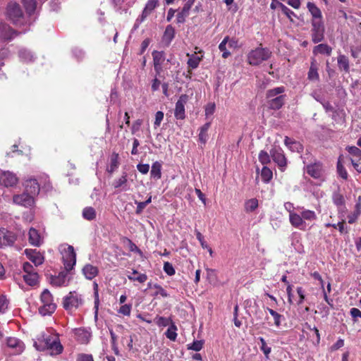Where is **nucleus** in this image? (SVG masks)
I'll list each match as a JSON object with an SVG mask.
<instances>
[{"instance_id": "1", "label": "nucleus", "mask_w": 361, "mask_h": 361, "mask_svg": "<svg viewBox=\"0 0 361 361\" xmlns=\"http://www.w3.org/2000/svg\"><path fill=\"white\" fill-rule=\"evenodd\" d=\"M34 346L39 351L48 350L51 355H59L63 349L58 336L55 334H42L34 343Z\"/></svg>"}, {"instance_id": "2", "label": "nucleus", "mask_w": 361, "mask_h": 361, "mask_svg": "<svg viewBox=\"0 0 361 361\" xmlns=\"http://www.w3.org/2000/svg\"><path fill=\"white\" fill-rule=\"evenodd\" d=\"M284 92L285 87L283 86L268 90L266 92L268 107L273 110L280 109L284 105L286 100V95L284 94Z\"/></svg>"}, {"instance_id": "3", "label": "nucleus", "mask_w": 361, "mask_h": 361, "mask_svg": "<svg viewBox=\"0 0 361 361\" xmlns=\"http://www.w3.org/2000/svg\"><path fill=\"white\" fill-rule=\"evenodd\" d=\"M7 18L16 25H21L24 23V14L20 6L13 1L8 4L6 9Z\"/></svg>"}, {"instance_id": "4", "label": "nucleus", "mask_w": 361, "mask_h": 361, "mask_svg": "<svg viewBox=\"0 0 361 361\" xmlns=\"http://www.w3.org/2000/svg\"><path fill=\"white\" fill-rule=\"evenodd\" d=\"M271 52L267 48L257 47L252 50L247 55V62L252 66H258L263 61L268 60Z\"/></svg>"}, {"instance_id": "5", "label": "nucleus", "mask_w": 361, "mask_h": 361, "mask_svg": "<svg viewBox=\"0 0 361 361\" xmlns=\"http://www.w3.org/2000/svg\"><path fill=\"white\" fill-rule=\"evenodd\" d=\"M42 305L39 308V312L42 316L51 314L56 310V305L53 302V296L49 290L45 289L41 294Z\"/></svg>"}, {"instance_id": "6", "label": "nucleus", "mask_w": 361, "mask_h": 361, "mask_svg": "<svg viewBox=\"0 0 361 361\" xmlns=\"http://www.w3.org/2000/svg\"><path fill=\"white\" fill-rule=\"evenodd\" d=\"M83 302L82 298L75 291L70 292L68 295L63 298V306L68 311L78 308Z\"/></svg>"}, {"instance_id": "7", "label": "nucleus", "mask_w": 361, "mask_h": 361, "mask_svg": "<svg viewBox=\"0 0 361 361\" xmlns=\"http://www.w3.org/2000/svg\"><path fill=\"white\" fill-rule=\"evenodd\" d=\"M63 262L66 271H69L73 269L76 263V254L72 245H68L63 254Z\"/></svg>"}, {"instance_id": "8", "label": "nucleus", "mask_w": 361, "mask_h": 361, "mask_svg": "<svg viewBox=\"0 0 361 361\" xmlns=\"http://www.w3.org/2000/svg\"><path fill=\"white\" fill-rule=\"evenodd\" d=\"M312 40L314 43H318L324 39V26L323 21H312L311 30Z\"/></svg>"}, {"instance_id": "9", "label": "nucleus", "mask_w": 361, "mask_h": 361, "mask_svg": "<svg viewBox=\"0 0 361 361\" xmlns=\"http://www.w3.org/2000/svg\"><path fill=\"white\" fill-rule=\"evenodd\" d=\"M189 97L188 94H183L179 97L176 103L174 116L176 119L183 120L185 118V105L188 102Z\"/></svg>"}, {"instance_id": "10", "label": "nucleus", "mask_w": 361, "mask_h": 361, "mask_svg": "<svg viewBox=\"0 0 361 361\" xmlns=\"http://www.w3.org/2000/svg\"><path fill=\"white\" fill-rule=\"evenodd\" d=\"M16 240V235L6 228H0V248L12 246Z\"/></svg>"}, {"instance_id": "11", "label": "nucleus", "mask_w": 361, "mask_h": 361, "mask_svg": "<svg viewBox=\"0 0 361 361\" xmlns=\"http://www.w3.org/2000/svg\"><path fill=\"white\" fill-rule=\"evenodd\" d=\"M270 154L274 161L279 166L281 171L286 166L287 161L283 150L279 147H274L270 151Z\"/></svg>"}, {"instance_id": "12", "label": "nucleus", "mask_w": 361, "mask_h": 361, "mask_svg": "<svg viewBox=\"0 0 361 361\" xmlns=\"http://www.w3.org/2000/svg\"><path fill=\"white\" fill-rule=\"evenodd\" d=\"M13 201L15 204L25 207H31L35 203L34 197L25 192L20 195H15L13 197Z\"/></svg>"}, {"instance_id": "13", "label": "nucleus", "mask_w": 361, "mask_h": 361, "mask_svg": "<svg viewBox=\"0 0 361 361\" xmlns=\"http://www.w3.org/2000/svg\"><path fill=\"white\" fill-rule=\"evenodd\" d=\"M18 178L16 175L11 171L0 172V184L6 187H13L16 185Z\"/></svg>"}, {"instance_id": "14", "label": "nucleus", "mask_w": 361, "mask_h": 361, "mask_svg": "<svg viewBox=\"0 0 361 361\" xmlns=\"http://www.w3.org/2000/svg\"><path fill=\"white\" fill-rule=\"evenodd\" d=\"M70 279L66 270L61 271L58 276H51V283L55 286H66L68 285Z\"/></svg>"}, {"instance_id": "15", "label": "nucleus", "mask_w": 361, "mask_h": 361, "mask_svg": "<svg viewBox=\"0 0 361 361\" xmlns=\"http://www.w3.org/2000/svg\"><path fill=\"white\" fill-rule=\"evenodd\" d=\"M307 173L314 178H323L324 169L322 164L320 163H314L307 166Z\"/></svg>"}, {"instance_id": "16", "label": "nucleus", "mask_w": 361, "mask_h": 361, "mask_svg": "<svg viewBox=\"0 0 361 361\" xmlns=\"http://www.w3.org/2000/svg\"><path fill=\"white\" fill-rule=\"evenodd\" d=\"M152 56L154 70L157 74H160L162 71V64L165 61V54L162 51H154Z\"/></svg>"}, {"instance_id": "17", "label": "nucleus", "mask_w": 361, "mask_h": 361, "mask_svg": "<svg viewBox=\"0 0 361 361\" xmlns=\"http://www.w3.org/2000/svg\"><path fill=\"white\" fill-rule=\"evenodd\" d=\"M25 254L36 267L41 265L44 262V257L36 250L26 249Z\"/></svg>"}, {"instance_id": "18", "label": "nucleus", "mask_w": 361, "mask_h": 361, "mask_svg": "<svg viewBox=\"0 0 361 361\" xmlns=\"http://www.w3.org/2000/svg\"><path fill=\"white\" fill-rule=\"evenodd\" d=\"M15 35H16V32L9 25L4 23H0V39L11 40Z\"/></svg>"}, {"instance_id": "19", "label": "nucleus", "mask_w": 361, "mask_h": 361, "mask_svg": "<svg viewBox=\"0 0 361 361\" xmlns=\"http://www.w3.org/2000/svg\"><path fill=\"white\" fill-rule=\"evenodd\" d=\"M289 221L290 224L297 228L300 230H305L306 224L304 220H302V217L301 215L295 213L290 212L289 214Z\"/></svg>"}, {"instance_id": "20", "label": "nucleus", "mask_w": 361, "mask_h": 361, "mask_svg": "<svg viewBox=\"0 0 361 361\" xmlns=\"http://www.w3.org/2000/svg\"><path fill=\"white\" fill-rule=\"evenodd\" d=\"M25 192L32 195V197L37 195L39 192V185L36 179H29L25 183Z\"/></svg>"}, {"instance_id": "21", "label": "nucleus", "mask_w": 361, "mask_h": 361, "mask_svg": "<svg viewBox=\"0 0 361 361\" xmlns=\"http://www.w3.org/2000/svg\"><path fill=\"white\" fill-rule=\"evenodd\" d=\"M195 0H188L184 4L182 10L177 15V23H183L185 20V18L188 16L189 11L194 4Z\"/></svg>"}, {"instance_id": "22", "label": "nucleus", "mask_w": 361, "mask_h": 361, "mask_svg": "<svg viewBox=\"0 0 361 361\" xmlns=\"http://www.w3.org/2000/svg\"><path fill=\"white\" fill-rule=\"evenodd\" d=\"M6 345L16 350V354H20L25 349L24 343L19 339L9 337L6 339Z\"/></svg>"}, {"instance_id": "23", "label": "nucleus", "mask_w": 361, "mask_h": 361, "mask_svg": "<svg viewBox=\"0 0 361 361\" xmlns=\"http://www.w3.org/2000/svg\"><path fill=\"white\" fill-rule=\"evenodd\" d=\"M128 175L126 172H123L122 176L114 180L112 185L114 188H121L123 191H127L129 190L128 185Z\"/></svg>"}, {"instance_id": "24", "label": "nucleus", "mask_w": 361, "mask_h": 361, "mask_svg": "<svg viewBox=\"0 0 361 361\" xmlns=\"http://www.w3.org/2000/svg\"><path fill=\"white\" fill-rule=\"evenodd\" d=\"M307 8L311 13L312 19V21H322V15L321 10L312 2H307Z\"/></svg>"}, {"instance_id": "25", "label": "nucleus", "mask_w": 361, "mask_h": 361, "mask_svg": "<svg viewBox=\"0 0 361 361\" xmlns=\"http://www.w3.org/2000/svg\"><path fill=\"white\" fill-rule=\"evenodd\" d=\"M29 243L34 246L39 247L42 243V238L38 231L33 228H30L28 233Z\"/></svg>"}, {"instance_id": "26", "label": "nucleus", "mask_w": 361, "mask_h": 361, "mask_svg": "<svg viewBox=\"0 0 361 361\" xmlns=\"http://www.w3.org/2000/svg\"><path fill=\"white\" fill-rule=\"evenodd\" d=\"M82 273L88 280L94 279L99 273L98 268L92 264H86L82 269Z\"/></svg>"}, {"instance_id": "27", "label": "nucleus", "mask_w": 361, "mask_h": 361, "mask_svg": "<svg viewBox=\"0 0 361 361\" xmlns=\"http://www.w3.org/2000/svg\"><path fill=\"white\" fill-rule=\"evenodd\" d=\"M332 49L326 44H319L314 47L313 54L317 55L318 54H326L330 56L331 54Z\"/></svg>"}, {"instance_id": "28", "label": "nucleus", "mask_w": 361, "mask_h": 361, "mask_svg": "<svg viewBox=\"0 0 361 361\" xmlns=\"http://www.w3.org/2000/svg\"><path fill=\"white\" fill-rule=\"evenodd\" d=\"M307 78L310 80H318L319 78L318 68L316 64V61L314 59H313L311 62L310 70L307 74Z\"/></svg>"}, {"instance_id": "29", "label": "nucleus", "mask_w": 361, "mask_h": 361, "mask_svg": "<svg viewBox=\"0 0 361 361\" xmlns=\"http://www.w3.org/2000/svg\"><path fill=\"white\" fill-rule=\"evenodd\" d=\"M210 126H211V122H207L200 128V133H199L198 137H199V141L202 144H205L206 142L207 141V139L209 137L208 134H207V131H208L209 128H210Z\"/></svg>"}, {"instance_id": "30", "label": "nucleus", "mask_w": 361, "mask_h": 361, "mask_svg": "<svg viewBox=\"0 0 361 361\" xmlns=\"http://www.w3.org/2000/svg\"><path fill=\"white\" fill-rule=\"evenodd\" d=\"M151 176L155 179H159L161 177V164L159 161H155L152 164L150 171Z\"/></svg>"}, {"instance_id": "31", "label": "nucleus", "mask_w": 361, "mask_h": 361, "mask_svg": "<svg viewBox=\"0 0 361 361\" xmlns=\"http://www.w3.org/2000/svg\"><path fill=\"white\" fill-rule=\"evenodd\" d=\"M75 335L77 339L82 343H87L90 338V334L87 331L82 329L76 330Z\"/></svg>"}, {"instance_id": "32", "label": "nucleus", "mask_w": 361, "mask_h": 361, "mask_svg": "<svg viewBox=\"0 0 361 361\" xmlns=\"http://www.w3.org/2000/svg\"><path fill=\"white\" fill-rule=\"evenodd\" d=\"M338 66L341 70L348 73L350 70L349 60L345 55H339L338 56Z\"/></svg>"}, {"instance_id": "33", "label": "nucleus", "mask_w": 361, "mask_h": 361, "mask_svg": "<svg viewBox=\"0 0 361 361\" xmlns=\"http://www.w3.org/2000/svg\"><path fill=\"white\" fill-rule=\"evenodd\" d=\"M174 28L171 25H167L163 35V41L166 42L169 44L174 38Z\"/></svg>"}, {"instance_id": "34", "label": "nucleus", "mask_w": 361, "mask_h": 361, "mask_svg": "<svg viewBox=\"0 0 361 361\" xmlns=\"http://www.w3.org/2000/svg\"><path fill=\"white\" fill-rule=\"evenodd\" d=\"M25 283L29 286H35L38 282L39 275L37 272L23 275Z\"/></svg>"}, {"instance_id": "35", "label": "nucleus", "mask_w": 361, "mask_h": 361, "mask_svg": "<svg viewBox=\"0 0 361 361\" xmlns=\"http://www.w3.org/2000/svg\"><path fill=\"white\" fill-rule=\"evenodd\" d=\"M23 4L27 14H32L36 9L35 0H23Z\"/></svg>"}, {"instance_id": "36", "label": "nucleus", "mask_w": 361, "mask_h": 361, "mask_svg": "<svg viewBox=\"0 0 361 361\" xmlns=\"http://www.w3.org/2000/svg\"><path fill=\"white\" fill-rule=\"evenodd\" d=\"M258 207V200L255 198L250 199L245 202L246 212H254Z\"/></svg>"}, {"instance_id": "37", "label": "nucleus", "mask_w": 361, "mask_h": 361, "mask_svg": "<svg viewBox=\"0 0 361 361\" xmlns=\"http://www.w3.org/2000/svg\"><path fill=\"white\" fill-rule=\"evenodd\" d=\"M82 216L88 221L93 220L96 217V211L92 207H85L82 211Z\"/></svg>"}, {"instance_id": "38", "label": "nucleus", "mask_w": 361, "mask_h": 361, "mask_svg": "<svg viewBox=\"0 0 361 361\" xmlns=\"http://www.w3.org/2000/svg\"><path fill=\"white\" fill-rule=\"evenodd\" d=\"M176 331V326L174 324H171L165 332L166 338L171 341H175L177 337Z\"/></svg>"}, {"instance_id": "39", "label": "nucleus", "mask_w": 361, "mask_h": 361, "mask_svg": "<svg viewBox=\"0 0 361 361\" xmlns=\"http://www.w3.org/2000/svg\"><path fill=\"white\" fill-rule=\"evenodd\" d=\"M20 59L25 62H30L33 61L34 55L32 53L27 49H20L19 51Z\"/></svg>"}, {"instance_id": "40", "label": "nucleus", "mask_w": 361, "mask_h": 361, "mask_svg": "<svg viewBox=\"0 0 361 361\" xmlns=\"http://www.w3.org/2000/svg\"><path fill=\"white\" fill-rule=\"evenodd\" d=\"M228 42V36L224 37L222 42L219 45V50L222 52V57L224 59L228 58L231 55V52L226 49V44Z\"/></svg>"}, {"instance_id": "41", "label": "nucleus", "mask_w": 361, "mask_h": 361, "mask_svg": "<svg viewBox=\"0 0 361 361\" xmlns=\"http://www.w3.org/2000/svg\"><path fill=\"white\" fill-rule=\"evenodd\" d=\"M332 200L337 207H341L345 204V199L343 195L338 192H334L332 195Z\"/></svg>"}, {"instance_id": "42", "label": "nucleus", "mask_w": 361, "mask_h": 361, "mask_svg": "<svg viewBox=\"0 0 361 361\" xmlns=\"http://www.w3.org/2000/svg\"><path fill=\"white\" fill-rule=\"evenodd\" d=\"M261 176L264 182L268 183L273 177L271 170L267 166H264L261 171Z\"/></svg>"}, {"instance_id": "43", "label": "nucleus", "mask_w": 361, "mask_h": 361, "mask_svg": "<svg viewBox=\"0 0 361 361\" xmlns=\"http://www.w3.org/2000/svg\"><path fill=\"white\" fill-rule=\"evenodd\" d=\"M278 4L282 13L286 15L290 21H293V17H296V14L282 3L279 2Z\"/></svg>"}, {"instance_id": "44", "label": "nucleus", "mask_w": 361, "mask_h": 361, "mask_svg": "<svg viewBox=\"0 0 361 361\" xmlns=\"http://www.w3.org/2000/svg\"><path fill=\"white\" fill-rule=\"evenodd\" d=\"M302 220L314 221L317 219L316 213L312 210L304 209L301 212Z\"/></svg>"}, {"instance_id": "45", "label": "nucleus", "mask_w": 361, "mask_h": 361, "mask_svg": "<svg viewBox=\"0 0 361 361\" xmlns=\"http://www.w3.org/2000/svg\"><path fill=\"white\" fill-rule=\"evenodd\" d=\"M337 172L340 177L346 180L348 178V172L343 165L341 164V157H339L337 163Z\"/></svg>"}, {"instance_id": "46", "label": "nucleus", "mask_w": 361, "mask_h": 361, "mask_svg": "<svg viewBox=\"0 0 361 361\" xmlns=\"http://www.w3.org/2000/svg\"><path fill=\"white\" fill-rule=\"evenodd\" d=\"M156 324L159 326H170L171 324H174L171 318L169 317H157L156 318Z\"/></svg>"}, {"instance_id": "47", "label": "nucleus", "mask_w": 361, "mask_h": 361, "mask_svg": "<svg viewBox=\"0 0 361 361\" xmlns=\"http://www.w3.org/2000/svg\"><path fill=\"white\" fill-rule=\"evenodd\" d=\"M73 57L78 61H82L85 56V52L79 47H75L72 49Z\"/></svg>"}, {"instance_id": "48", "label": "nucleus", "mask_w": 361, "mask_h": 361, "mask_svg": "<svg viewBox=\"0 0 361 361\" xmlns=\"http://www.w3.org/2000/svg\"><path fill=\"white\" fill-rule=\"evenodd\" d=\"M201 59L195 55H192L188 61V65L190 68L195 69L198 67Z\"/></svg>"}, {"instance_id": "49", "label": "nucleus", "mask_w": 361, "mask_h": 361, "mask_svg": "<svg viewBox=\"0 0 361 361\" xmlns=\"http://www.w3.org/2000/svg\"><path fill=\"white\" fill-rule=\"evenodd\" d=\"M267 310L269 312V314L274 317V324L277 327H279L281 325V320L283 316L271 308L267 307Z\"/></svg>"}, {"instance_id": "50", "label": "nucleus", "mask_w": 361, "mask_h": 361, "mask_svg": "<svg viewBox=\"0 0 361 361\" xmlns=\"http://www.w3.org/2000/svg\"><path fill=\"white\" fill-rule=\"evenodd\" d=\"M346 150L350 155V157H361V149L355 146H348L346 147Z\"/></svg>"}, {"instance_id": "51", "label": "nucleus", "mask_w": 361, "mask_h": 361, "mask_svg": "<svg viewBox=\"0 0 361 361\" xmlns=\"http://www.w3.org/2000/svg\"><path fill=\"white\" fill-rule=\"evenodd\" d=\"M157 5V0H148L143 10L150 14Z\"/></svg>"}, {"instance_id": "52", "label": "nucleus", "mask_w": 361, "mask_h": 361, "mask_svg": "<svg viewBox=\"0 0 361 361\" xmlns=\"http://www.w3.org/2000/svg\"><path fill=\"white\" fill-rule=\"evenodd\" d=\"M259 161L262 165L266 166L270 162L269 154L267 152L262 150L259 154Z\"/></svg>"}, {"instance_id": "53", "label": "nucleus", "mask_w": 361, "mask_h": 361, "mask_svg": "<svg viewBox=\"0 0 361 361\" xmlns=\"http://www.w3.org/2000/svg\"><path fill=\"white\" fill-rule=\"evenodd\" d=\"M118 154L114 153L111 157L110 172L114 171L118 166Z\"/></svg>"}, {"instance_id": "54", "label": "nucleus", "mask_w": 361, "mask_h": 361, "mask_svg": "<svg viewBox=\"0 0 361 361\" xmlns=\"http://www.w3.org/2000/svg\"><path fill=\"white\" fill-rule=\"evenodd\" d=\"M128 279L131 281H138L139 283H144L147 280V276L145 274H139L137 276L133 275H128Z\"/></svg>"}, {"instance_id": "55", "label": "nucleus", "mask_w": 361, "mask_h": 361, "mask_svg": "<svg viewBox=\"0 0 361 361\" xmlns=\"http://www.w3.org/2000/svg\"><path fill=\"white\" fill-rule=\"evenodd\" d=\"M203 344L204 343L202 341H195L191 344L188 345V349L197 352L202 348Z\"/></svg>"}, {"instance_id": "56", "label": "nucleus", "mask_w": 361, "mask_h": 361, "mask_svg": "<svg viewBox=\"0 0 361 361\" xmlns=\"http://www.w3.org/2000/svg\"><path fill=\"white\" fill-rule=\"evenodd\" d=\"M163 269L164 272L169 276H173L176 273L175 269L173 268L172 264L169 262H164Z\"/></svg>"}, {"instance_id": "57", "label": "nucleus", "mask_w": 361, "mask_h": 361, "mask_svg": "<svg viewBox=\"0 0 361 361\" xmlns=\"http://www.w3.org/2000/svg\"><path fill=\"white\" fill-rule=\"evenodd\" d=\"M259 340L261 343V350H262V352L266 356H268V355L271 353V348L267 345L266 341L264 340V338L259 337Z\"/></svg>"}, {"instance_id": "58", "label": "nucleus", "mask_w": 361, "mask_h": 361, "mask_svg": "<svg viewBox=\"0 0 361 361\" xmlns=\"http://www.w3.org/2000/svg\"><path fill=\"white\" fill-rule=\"evenodd\" d=\"M350 159L354 169L358 173H361V157H350Z\"/></svg>"}, {"instance_id": "59", "label": "nucleus", "mask_w": 361, "mask_h": 361, "mask_svg": "<svg viewBox=\"0 0 361 361\" xmlns=\"http://www.w3.org/2000/svg\"><path fill=\"white\" fill-rule=\"evenodd\" d=\"M153 288L157 289V291L154 294V295H160L163 298L169 297L167 292L160 285L155 283L153 285Z\"/></svg>"}, {"instance_id": "60", "label": "nucleus", "mask_w": 361, "mask_h": 361, "mask_svg": "<svg viewBox=\"0 0 361 361\" xmlns=\"http://www.w3.org/2000/svg\"><path fill=\"white\" fill-rule=\"evenodd\" d=\"M8 305V301L6 296L0 295V313H4L7 310Z\"/></svg>"}, {"instance_id": "61", "label": "nucleus", "mask_w": 361, "mask_h": 361, "mask_svg": "<svg viewBox=\"0 0 361 361\" xmlns=\"http://www.w3.org/2000/svg\"><path fill=\"white\" fill-rule=\"evenodd\" d=\"M216 106L214 103H209L205 106V116L207 118L212 116L215 111Z\"/></svg>"}, {"instance_id": "62", "label": "nucleus", "mask_w": 361, "mask_h": 361, "mask_svg": "<svg viewBox=\"0 0 361 361\" xmlns=\"http://www.w3.org/2000/svg\"><path fill=\"white\" fill-rule=\"evenodd\" d=\"M131 311V305L125 304L123 305L118 310V312L125 316H129Z\"/></svg>"}, {"instance_id": "63", "label": "nucleus", "mask_w": 361, "mask_h": 361, "mask_svg": "<svg viewBox=\"0 0 361 361\" xmlns=\"http://www.w3.org/2000/svg\"><path fill=\"white\" fill-rule=\"evenodd\" d=\"M23 269L25 274L37 272L35 269L30 262H24L23 264Z\"/></svg>"}, {"instance_id": "64", "label": "nucleus", "mask_w": 361, "mask_h": 361, "mask_svg": "<svg viewBox=\"0 0 361 361\" xmlns=\"http://www.w3.org/2000/svg\"><path fill=\"white\" fill-rule=\"evenodd\" d=\"M164 118V113L161 111H158L155 114V121L154 125L155 128L159 127Z\"/></svg>"}]
</instances>
